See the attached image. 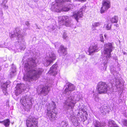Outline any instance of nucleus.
<instances>
[{
    "instance_id": "nucleus-1",
    "label": "nucleus",
    "mask_w": 127,
    "mask_h": 127,
    "mask_svg": "<svg viewBox=\"0 0 127 127\" xmlns=\"http://www.w3.org/2000/svg\"><path fill=\"white\" fill-rule=\"evenodd\" d=\"M36 66L35 61L31 59L25 64V70L26 74L24 75L23 79L25 81L36 80L41 75L43 70L41 68H33Z\"/></svg>"
},
{
    "instance_id": "nucleus-2",
    "label": "nucleus",
    "mask_w": 127,
    "mask_h": 127,
    "mask_svg": "<svg viewBox=\"0 0 127 127\" xmlns=\"http://www.w3.org/2000/svg\"><path fill=\"white\" fill-rule=\"evenodd\" d=\"M75 87L71 83L68 85V87L63 92V95L66 97L63 102V107L66 110L73 109L77 102L81 99L79 95H70L71 91L75 90Z\"/></svg>"
},
{
    "instance_id": "nucleus-3",
    "label": "nucleus",
    "mask_w": 127,
    "mask_h": 127,
    "mask_svg": "<svg viewBox=\"0 0 127 127\" xmlns=\"http://www.w3.org/2000/svg\"><path fill=\"white\" fill-rule=\"evenodd\" d=\"M70 0H56L55 3L53 2L51 7V10L57 12L61 11H68L69 10V8L64 6L63 2L65 1H70Z\"/></svg>"
},
{
    "instance_id": "nucleus-4",
    "label": "nucleus",
    "mask_w": 127,
    "mask_h": 127,
    "mask_svg": "<svg viewBox=\"0 0 127 127\" xmlns=\"http://www.w3.org/2000/svg\"><path fill=\"white\" fill-rule=\"evenodd\" d=\"M104 48L102 59L104 60L105 63H106L107 61H109L111 58V53L114 49V47L113 45V43H108L104 45Z\"/></svg>"
},
{
    "instance_id": "nucleus-5",
    "label": "nucleus",
    "mask_w": 127,
    "mask_h": 127,
    "mask_svg": "<svg viewBox=\"0 0 127 127\" xmlns=\"http://www.w3.org/2000/svg\"><path fill=\"white\" fill-rule=\"evenodd\" d=\"M48 107L47 109L46 115L51 120L53 121L57 118V112L56 111V107L55 103L52 102L51 103L47 104Z\"/></svg>"
},
{
    "instance_id": "nucleus-6",
    "label": "nucleus",
    "mask_w": 127,
    "mask_h": 127,
    "mask_svg": "<svg viewBox=\"0 0 127 127\" xmlns=\"http://www.w3.org/2000/svg\"><path fill=\"white\" fill-rule=\"evenodd\" d=\"M71 20V18L67 16L59 17L58 24L60 26L64 25L67 27H72L73 25Z\"/></svg>"
},
{
    "instance_id": "nucleus-7",
    "label": "nucleus",
    "mask_w": 127,
    "mask_h": 127,
    "mask_svg": "<svg viewBox=\"0 0 127 127\" xmlns=\"http://www.w3.org/2000/svg\"><path fill=\"white\" fill-rule=\"evenodd\" d=\"M31 99L28 95H23L20 100V102L26 109H30L31 107Z\"/></svg>"
},
{
    "instance_id": "nucleus-8",
    "label": "nucleus",
    "mask_w": 127,
    "mask_h": 127,
    "mask_svg": "<svg viewBox=\"0 0 127 127\" xmlns=\"http://www.w3.org/2000/svg\"><path fill=\"white\" fill-rule=\"evenodd\" d=\"M97 90L100 94H105L108 90L109 88L105 82L101 81L98 84Z\"/></svg>"
},
{
    "instance_id": "nucleus-9",
    "label": "nucleus",
    "mask_w": 127,
    "mask_h": 127,
    "mask_svg": "<svg viewBox=\"0 0 127 127\" xmlns=\"http://www.w3.org/2000/svg\"><path fill=\"white\" fill-rule=\"evenodd\" d=\"M56 59V56L53 52H49L47 55V57L46 61L44 63V65L47 66L49 65Z\"/></svg>"
},
{
    "instance_id": "nucleus-10",
    "label": "nucleus",
    "mask_w": 127,
    "mask_h": 127,
    "mask_svg": "<svg viewBox=\"0 0 127 127\" xmlns=\"http://www.w3.org/2000/svg\"><path fill=\"white\" fill-rule=\"evenodd\" d=\"M113 74V80H111V82L112 83V82L114 81L113 84L115 85V86L117 88H121V87L122 84L121 82V78L118 77V74H117L116 72H114Z\"/></svg>"
},
{
    "instance_id": "nucleus-11",
    "label": "nucleus",
    "mask_w": 127,
    "mask_h": 127,
    "mask_svg": "<svg viewBox=\"0 0 127 127\" xmlns=\"http://www.w3.org/2000/svg\"><path fill=\"white\" fill-rule=\"evenodd\" d=\"M102 6L101 7L100 11L101 13H104L111 7L110 1L109 0H104L102 2Z\"/></svg>"
},
{
    "instance_id": "nucleus-12",
    "label": "nucleus",
    "mask_w": 127,
    "mask_h": 127,
    "mask_svg": "<svg viewBox=\"0 0 127 127\" xmlns=\"http://www.w3.org/2000/svg\"><path fill=\"white\" fill-rule=\"evenodd\" d=\"M37 120L31 116L26 121V125L28 127H38Z\"/></svg>"
},
{
    "instance_id": "nucleus-13",
    "label": "nucleus",
    "mask_w": 127,
    "mask_h": 127,
    "mask_svg": "<svg viewBox=\"0 0 127 127\" xmlns=\"http://www.w3.org/2000/svg\"><path fill=\"white\" fill-rule=\"evenodd\" d=\"M10 36L11 38H14L15 37H18L19 40L18 42L19 43L20 42H21L20 40L23 39L21 37V35L20 30L19 28H16L14 31V34H11Z\"/></svg>"
},
{
    "instance_id": "nucleus-14",
    "label": "nucleus",
    "mask_w": 127,
    "mask_h": 127,
    "mask_svg": "<svg viewBox=\"0 0 127 127\" xmlns=\"http://www.w3.org/2000/svg\"><path fill=\"white\" fill-rule=\"evenodd\" d=\"M100 50V48L97 44H95L91 46L89 48L88 50L89 55H91L95 52H97Z\"/></svg>"
},
{
    "instance_id": "nucleus-15",
    "label": "nucleus",
    "mask_w": 127,
    "mask_h": 127,
    "mask_svg": "<svg viewBox=\"0 0 127 127\" xmlns=\"http://www.w3.org/2000/svg\"><path fill=\"white\" fill-rule=\"evenodd\" d=\"M68 116L70 117V120L72 121V124L74 126L77 127L79 124V123L78 122L79 118L75 117L72 112V114L69 115Z\"/></svg>"
},
{
    "instance_id": "nucleus-16",
    "label": "nucleus",
    "mask_w": 127,
    "mask_h": 127,
    "mask_svg": "<svg viewBox=\"0 0 127 127\" xmlns=\"http://www.w3.org/2000/svg\"><path fill=\"white\" fill-rule=\"evenodd\" d=\"M85 6H83L78 12L73 15V17L75 18L77 22L78 21L79 19L82 17L83 16V11L85 9Z\"/></svg>"
},
{
    "instance_id": "nucleus-17",
    "label": "nucleus",
    "mask_w": 127,
    "mask_h": 127,
    "mask_svg": "<svg viewBox=\"0 0 127 127\" xmlns=\"http://www.w3.org/2000/svg\"><path fill=\"white\" fill-rule=\"evenodd\" d=\"M58 66L57 64H55L53 65L50 68V70L48 72V73L53 76L56 75L57 74V69Z\"/></svg>"
},
{
    "instance_id": "nucleus-18",
    "label": "nucleus",
    "mask_w": 127,
    "mask_h": 127,
    "mask_svg": "<svg viewBox=\"0 0 127 127\" xmlns=\"http://www.w3.org/2000/svg\"><path fill=\"white\" fill-rule=\"evenodd\" d=\"M100 110L102 114L105 115L110 111L111 109L109 106L102 105L100 108Z\"/></svg>"
},
{
    "instance_id": "nucleus-19",
    "label": "nucleus",
    "mask_w": 127,
    "mask_h": 127,
    "mask_svg": "<svg viewBox=\"0 0 127 127\" xmlns=\"http://www.w3.org/2000/svg\"><path fill=\"white\" fill-rule=\"evenodd\" d=\"M40 90V94L43 96H45L49 93L50 89L48 86H46L42 88Z\"/></svg>"
},
{
    "instance_id": "nucleus-20",
    "label": "nucleus",
    "mask_w": 127,
    "mask_h": 127,
    "mask_svg": "<svg viewBox=\"0 0 127 127\" xmlns=\"http://www.w3.org/2000/svg\"><path fill=\"white\" fill-rule=\"evenodd\" d=\"M60 54L63 55L64 56L66 55L67 54L66 49L63 46H61L59 50L58 51Z\"/></svg>"
},
{
    "instance_id": "nucleus-21",
    "label": "nucleus",
    "mask_w": 127,
    "mask_h": 127,
    "mask_svg": "<svg viewBox=\"0 0 127 127\" xmlns=\"http://www.w3.org/2000/svg\"><path fill=\"white\" fill-rule=\"evenodd\" d=\"M93 124L94 127H105L103 124L95 120H93Z\"/></svg>"
},
{
    "instance_id": "nucleus-22",
    "label": "nucleus",
    "mask_w": 127,
    "mask_h": 127,
    "mask_svg": "<svg viewBox=\"0 0 127 127\" xmlns=\"http://www.w3.org/2000/svg\"><path fill=\"white\" fill-rule=\"evenodd\" d=\"M108 127H119L113 121L111 120L108 122Z\"/></svg>"
},
{
    "instance_id": "nucleus-23",
    "label": "nucleus",
    "mask_w": 127,
    "mask_h": 127,
    "mask_svg": "<svg viewBox=\"0 0 127 127\" xmlns=\"http://www.w3.org/2000/svg\"><path fill=\"white\" fill-rule=\"evenodd\" d=\"M0 123L3 124L5 127H8L9 125L10 122L9 119H7L4 120L3 121H0Z\"/></svg>"
},
{
    "instance_id": "nucleus-24",
    "label": "nucleus",
    "mask_w": 127,
    "mask_h": 127,
    "mask_svg": "<svg viewBox=\"0 0 127 127\" xmlns=\"http://www.w3.org/2000/svg\"><path fill=\"white\" fill-rule=\"evenodd\" d=\"M8 0H0V3L1 6H3L5 9H7L8 6L6 5V3L7 2Z\"/></svg>"
},
{
    "instance_id": "nucleus-25",
    "label": "nucleus",
    "mask_w": 127,
    "mask_h": 127,
    "mask_svg": "<svg viewBox=\"0 0 127 127\" xmlns=\"http://www.w3.org/2000/svg\"><path fill=\"white\" fill-rule=\"evenodd\" d=\"M16 67H15L13 66L12 67V69L10 74V75L11 77H12L14 76V75L15 74V73L16 71Z\"/></svg>"
},
{
    "instance_id": "nucleus-26",
    "label": "nucleus",
    "mask_w": 127,
    "mask_h": 127,
    "mask_svg": "<svg viewBox=\"0 0 127 127\" xmlns=\"http://www.w3.org/2000/svg\"><path fill=\"white\" fill-rule=\"evenodd\" d=\"M61 127H69L67 122L64 120L62 121L60 124Z\"/></svg>"
},
{
    "instance_id": "nucleus-27",
    "label": "nucleus",
    "mask_w": 127,
    "mask_h": 127,
    "mask_svg": "<svg viewBox=\"0 0 127 127\" xmlns=\"http://www.w3.org/2000/svg\"><path fill=\"white\" fill-rule=\"evenodd\" d=\"M110 21L112 23H116L118 21V17L117 16H115L111 19Z\"/></svg>"
},
{
    "instance_id": "nucleus-28",
    "label": "nucleus",
    "mask_w": 127,
    "mask_h": 127,
    "mask_svg": "<svg viewBox=\"0 0 127 127\" xmlns=\"http://www.w3.org/2000/svg\"><path fill=\"white\" fill-rule=\"evenodd\" d=\"M103 63L104 64V66L103 67V68H101V70L102 71H105L106 70V64L108 63V61H107V63H105V61H104V59H103Z\"/></svg>"
},
{
    "instance_id": "nucleus-29",
    "label": "nucleus",
    "mask_w": 127,
    "mask_h": 127,
    "mask_svg": "<svg viewBox=\"0 0 127 127\" xmlns=\"http://www.w3.org/2000/svg\"><path fill=\"white\" fill-rule=\"evenodd\" d=\"M93 97L95 100V101L97 102L99 101V98L97 94H94Z\"/></svg>"
},
{
    "instance_id": "nucleus-30",
    "label": "nucleus",
    "mask_w": 127,
    "mask_h": 127,
    "mask_svg": "<svg viewBox=\"0 0 127 127\" xmlns=\"http://www.w3.org/2000/svg\"><path fill=\"white\" fill-rule=\"evenodd\" d=\"M100 24V23L99 22H95L93 24L92 26L96 27L99 26Z\"/></svg>"
},
{
    "instance_id": "nucleus-31",
    "label": "nucleus",
    "mask_w": 127,
    "mask_h": 127,
    "mask_svg": "<svg viewBox=\"0 0 127 127\" xmlns=\"http://www.w3.org/2000/svg\"><path fill=\"white\" fill-rule=\"evenodd\" d=\"M8 85L7 84V83H4L3 85H2V89L4 88H6L7 87V86Z\"/></svg>"
},
{
    "instance_id": "nucleus-32",
    "label": "nucleus",
    "mask_w": 127,
    "mask_h": 127,
    "mask_svg": "<svg viewBox=\"0 0 127 127\" xmlns=\"http://www.w3.org/2000/svg\"><path fill=\"white\" fill-rule=\"evenodd\" d=\"M99 37L100 41L102 42H103L104 41V39L102 35V34H100Z\"/></svg>"
},
{
    "instance_id": "nucleus-33",
    "label": "nucleus",
    "mask_w": 127,
    "mask_h": 127,
    "mask_svg": "<svg viewBox=\"0 0 127 127\" xmlns=\"http://www.w3.org/2000/svg\"><path fill=\"white\" fill-rule=\"evenodd\" d=\"M63 37L64 39H66L67 37V35L66 33L65 32H64L63 34Z\"/></svg>"
},
{
    "instance_id": "nucleus-34",
    "label": "nucleus",
    "mask_w": 127,
    "mask_h": 127,
    "mask_svg": "<svg viewBox=\"0 0 127 127\" xmlns=\"http://www.w3.org/2000/svg\"><path fill=\"white\" fill-rule=\"evenodd\" d=\"M2 90L3 93H4L5 95H7L8 94L7 93L6 91V88L3 89H2Z\"/></svg>"
},
{
    "instance_id": "nucleus-35",
    "label": "nucleus",
    "mask_w": 127,
    "mask_h": 127,
    "mask_svg": "<svg viewBox=\"0 0 127 127\" xmlns=\"http://www.w3.org/2000/svg\"><path fill=\"white\" fill-rule=\"evenodd\" d=\"M106 29L107 30H109L111 28V26L110 25L107 24L106 26Z\"/></svg>"
},
{
    "instance_id": "nucleus-36",
    "label": "nucleus",
    "mask_w": 127,
    "mask_h": 127,
    "mask_svg": "<svg viewBox=\"0 0 127 127\" xmlns=\"http://www.w3.org/2000/svg\"><path fill=\"white\" fill-rule=\"evenodd\" d=\"M22 91L21 89L20 88V89H18L17 90L16 92L18 93L19 94H20L22 92Z\"/></svg>"
},
{
    "instance_id": "nucleus-37",
    "label": "nucleus",
    "mask_w": 127,
    "mask_h": 127,
    "mask_svg": "<svg viewBox=\"0 0 127 127\" xmlns=\"http://www.w3.org/2000/svg\"><path fill=\"white\" fill-rule=\"evenodd\" d=\"M60 45V44L58 42H56L55 44V46L56 48L58 47Z\"/></svg>"
},
{
    "instance_id": "nucleus-38",
    "label": "nucleus",
    "mask_w": 127,
    "mask_h": 127,
    "mask_svg": "<svg viewBox=\"0 0 127 127\" xmlns=\"http://www.w3.org/2000/svg\"><path fill=\"white\" fill-rule=\"evenodd\" d=\"M123 124L124 126H127V121L125 120L123 122Z\"/></svg>"
},
{
    "instance_id": "nucleus-39",
    "label": "nucleus",
    "mask_w": 127,
    "mask_h": 127,
    "mask_svg": "<svg viewBox=\"0 0 127 127\" xmlns=\"http://www.w3.org/2000/svg\"><path fill=\"white\" fill-rule=\"evenodd\" d=\"M25 48L26 47L25 45H24L23 47H21V46L20 47V48H21V49L23 50H24L25 49Z\"/></svg>"
},
{
    "instance_id": "nucleus-40",
    "label": "nucleus",
    "mask_w": 127,
    "mask_h": 127,
    "mask_svg": "<svg viewBox=\"0 0 127 127\" xmlns=\"http://www.w3.org/2000/svg\"><path fill=\"white\" fill-rule=\"evenodd\" d=\"M25 24L27 26H28L29 25H30V24L29 23V22L28 21H26V22H25Z\"/></svg>"
},
{
    "instance_id": "nucleus-41",
    "label": "nucleus",
    "mask_w": 127,
    "mask_h": 127,
    "mask_svg": "<svg viewBox=\"0 0 127 127\" xmlns=\"http://www.w3.org/2000/svg\"><path fill=\"white\" fill-rule=\"evenodd\" d=\"M92 31H95L96 30V29L95 28V27L92 26Z\"/></svg>"
},
{
    "instance_id": "nucleus-42",
    "label": "nucleus",
    "mask_w": 127,
    "mask_h": 127,
    "mask_svg": "<svg viewBox=\"0 0 127 127\" xmlns=\"http://www.w3.org/2000/svg\"><path fill=\"white\" fill-rule=\"evenodd\" d=\"M4 45H3L0 44V47H3Z\"/></svg>"
},
{
    "instance_id": "nucleus-43",
    "label": "nucleus",
    "mask_w": 127,
    "mask_h": 127,
    "mask_svg": "<svg viewBox=\"0 0 127 127\" xmlns=\"http://www.w3.org/2000/svg\"><path fill=\"white\" fill-rule=\"evenodd\" d=\"M123 53L124 54L127 55V53L126 52H123Z\"/></svg>"
},
{
    "instance_id": "nucleus-44",
    "label": "nucleus",
    "mask_w": 127,
    "mask_h": 127,
    "mask_svg": "<svg viewBox=\"0 0 127 127\" xmlns=\"http://www.w3.org/2000/svg\"><path fill=\"white\" fill-rule=\"evenodd\" d=\"M104 36L105 37V38H106V36H107V35H106V34H104Z\"/></svg>"
},
{
    "instance_id": "nucleus-45",
    "label": "nucleus",
    "mask_w": 127,
    "mask_h": 127,
    "mask_svg": "<svg viewBox=\"0 0 127 127\" xmlns=\"http://www.w3.org/2000/svg\"><path fill=\"white\" fill-rule=\"evenodd\" d=\"M118 100L120 102L121 101H122V100L120 99H119V100Z\"/></svg>"
},
{
    "instance_id": "nucleus-46",
    "label": "nucleus",
    "mask_w": 127,
    "mask_h": 127,
    "mask_svg": "<svg viewBox=\"0 0 127 127\" xmlns=\"http://www.w3.org/2000/svg\"><path fill=\"white\" fill-rule=\"evenodd\" d=\"M55 29V28H53L52 30H54Z\"/></svg>"
},
{
    "instance_id": "nucleus-47",
    "label": "nucleus",
    "mask_w": 127,
    "mask_h": 127,
    "mask_svg": "<svg viewBox=\"0 0 127 127\" xmlns=\"http://www.w3.org/2000/svg\"><path fill=\"white\" fill-rule=\"evenodd\" d=\"M116 25V26H117V25Z\"/></svg>"
},
{
    "instance_id": "nucleus-48",
    "label": "nucleus",
    "mask_w": 127,
    "mask_h": 127,
    "mask_svg": "<svg viewBox=\"0 0 127 127\" xmlns=\"http://www.w3.org/2000/svg\"><path fill=\"white\" fill-rule=\"evenodd\" d=\"M22 42H23L24 43V42H23V41H22Z\"/></svg>"
}]
</instances>
